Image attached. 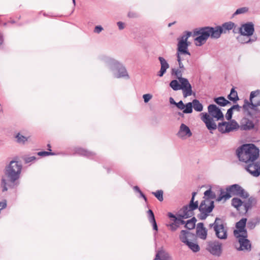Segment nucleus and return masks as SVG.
<instances>
[{"instance_id":"52","label":"nucleus","mask_w":260,"mask_h":260,"mask_svg":"<svg viewBox=\"0 0 260 260\" xmlns=\"http://www.w3.org/2000/svg\"><path fill=\"white\" fill-rule=\"evenodd\" d=\"M103 30V28L101 25L96 26L94 29V32L97 34L100 33Z\"/></svg>"},{"instance_id":"45","label":"nucleus","mask_w":260,"mask_h":260,"mask_svg":"<svg viewBox=\"0 0 260 260\" xmlns=\"http://www.w3.org/2000/svg\"><path fill=\"white\" fill-rule=\"evenodd\" d=\"M248 11V8L247 7H242L237 9L235 12L233 14V16L234 17L235 15L244 14L247 12Z\"/></svg>"},{"instance_id":"22","label":"nucleus","mask_w":260,"mask_h":260,"mask_svg":"<svg viewBox=\"0 0 260 260\" xmlns=\"http://www.w3.org/2000/svg\"><path fill=\"white\" fill-rule=\"evenodd\" d=\"M181 209L179 211V214L178 217H176L172 213H168V216L169 218L172 219V220L175 224L177 225L178 226H179L180 225L185 224V222L183 220V218L186 219V218L183 217L181 215H182V213H181Z\"/></svg>"},{"instance_id":"57","label":"nucleus","mask_w":260,"mask_h":260,"mask_svg":"<svg viewBox=\"0 0 260 260\" xmlns=\"http://www.w3.org/2000/svg\"><path fill=\"white\" fill-rule=\"evenodd\" d=\"M128 16L130 18H135L137 16V14L133 12H129L128 14Z\"/></svg>"},{"instance_id":"27","label":"nucleus","mask_w":260,"mask_h":260,"mask_svg":"<svg viewBox=\"0 0 260 260\" xmlns=\"http://www.w3.org/2000/svg\"><path fill=\"white\" fill-rule=\"evenodd\" d=\"M154 260H173V258L168 252L160 249L157 252Z\"/></svg>"},{"instance_id":"5","label":"nucleus","mask_w":260,"mask_h":260,"mask_svg":"<svg viewBox=\"0 0 260 260\" xmlns=\"http://www.w3.org/2000/svg\"><path fill=\"white\" fill-rule=\"evenodd\" d=\"M226 192L223 190H220V193L216 199L217 201L220 202L222 200L225 201L231 198L232 194L240 196L244 199H246L249 197L248 193L237 184L228 186L226 188Z\"/></svg>"},{"instance_id":"21","label":"nucleus","mask_w":260,"mask_h":260,"mask_svg":"<svg viewBox=\"0 0 260 260\" xmlns=\"http://www.w3.org/2000/svg\"><path fill=\"white\" fill-rule=\"evenodd\" d=\"M196 233L197 236L201 239L205 240L207 238V230L204 227L203 223L200 222L197 224Z\"/></svg>"},{"instance_id":"47","label":"nucleus","mask_w":260,"mask_h":260,"mask_svg":"<svg viewBox=\"0 0 260 260\" xmlns=\"http://www.w3.org/2000/svg\"><path fill=\"white\" fill-rule=\"evenodd\" d=\"M177 60L178 62V65H179L178 69H182L184 71L185 68L184 67L183 63L182 62V58L181 56H179V54H177Z\"/></svg>"},{"instance_id":"55","label":"nucleus","mask_w":260,"mask_h":260,"mask_svg":"<svg viewBox=\"0 0 260 260\" xmlns=\"http://www.w3.org/2000/svg\"><path fill=\"white\" fill-rule=\"evenodd\" d=\"M231 108L233 110H236L237 111L239 112L241 109H242V106L241 107L239 105H234L231 107Z\"/></svg>"},{"instance_id":"56","label":"nucleus","mask_w":260,"mask_h":260,"mask_svg":"<svg viewBox=\"0 0 260 260\" xmlns=\"http://www.w3.org/2000/svg\"><path fill=\"white\" fill-rule=\"evenodd\" d=\"M118 28L120 30H122L124 28V24L121 21H119L117 23Z\"/></svg>"},{"instance_id":"16","label":"nucleus","mask_w":260,"mask_h":260,"mask_svg":"<svg viewBox=\"0 0 260 260\" xmlns=\"http://www.w3.org/2000/svg\"><path fill=\"white\" fill-rule=\"evenodd\" d=\"M235 26V23L232 22H228L223 23L221 25H218L215 27L217 38L220 37L221 34H225L227 31L232 29Z\"/></svg>"},{"instance_id":"35","label":"nucleus","mask_w":260,"mask_h":260,"mask_svg":"<svg viewBox=\"0 0 260 260\" xmlns=\"http://www.w3.org/2000/svg\"><path fill=\"white\" fill-rule=\"evenodd\" d=\"M254 127L253 123L250 120H246L245 123H242L240 125V129L241 130L247 131L253 128Z\"/></svg>"},{"instance_id":"41","label":"nucleus","mask_w":260,"mask_h":260,"mask_svg":"<svg viewBox=\"0 0 260 260\" xmlns=\"http://www.w3.org/2000/svg\"><path fill=\"white\" fill-rule=\"evenodd\" d=\"M259 223V220L258 219H254L249 221L247 223V228L250 230L253 229L256 225Z\"/></svg>"},{"instance_id":"33","label":"nucleus","mask_w":260,"mask_h":260,"mask_svg":"<svg viewBox=\"0 0 260 260\" xmlns=\"http://www.w3.org/2000/svg\"><path fill=\"white\" fill-rule=\"evenodd\" d=\"M243 202L242 200L238 198H234L232 200V205L235 208L237 209V210L240 211V208L242 206H243Z\"/></svg>"},{"instance_id":"38","label":"nucleus","mask_w":260,"mask_h":260,"mask_svg":"<svg viewBox=\"0 0 260 260\" xmlns=\"http://www.w3.org/2000/svg\"><path fill=\"white\" fill-rule=\"evenodd\" d=\"M191 103H192V108H194L195 111L201 112L203 110V106L198 100L194 99Z\"/></svg>"},{"instance_id":"32","label":"nucleus","mask_w":260,"mask_h":260,"mask_svg":"<svg viewBox=\"0 0 260 260\" xmlns=\"http://www.w3.org/2000/svg\"><path fill=\"white\" fill-rule=\"evenodd\" d=\"M185 244L194 252H197L200 250V246L197 242L191 241V240H190Z\"/></svg>"},{"instance_id":"53","label":"nucleus","mask_w":260,"mask_h":260,"mask_svg":"<svg viewBox=\"0 0 260 260\" xmlns=\"http://www.w3.org/2000/svg\"><path fill=\"white\" fill-rule=\"evenodd\" d=\"M169 226L171 230L173 232L175 231L179 227L177 225L175 224V223H173V222L169 224Z\"/></svg>"},{"instance_id":"17","label":"nucleus","mask_w":260,"mask_h":260,"mask_svg":"<svg viewBox=\"0 0 260 260\" xmlns=\"http://www.w3.org/2000/svg\"><path fill=\"white\" fill-rule=\"evenodd\" d=\"M202 115L201 119L204 122L208 130L211 131L217 128V125L213 118L211 117L207 113H202ZM210 132L212 133L211 132Z\"/></svg>"},{"instance_id":"54","label":"nucleus","mask_w":260,"mask_h":260,"mask_svg":"<svg viewBox=\"0 0 260 260\" xmlns=\"http://www.w3.org/2000/svg\"><path fill=\"white\" fill-rule=\"evenodd\" d=\"M232 29H233V32L234 34H239L240 35V26L237 27V25H236L235 24V26L233 27V28Z\"/></svg>"},{"instance_id":"36","label":"nucleus","mask_w":260,"mask_h":260,"mask_svg":"<svg viewBox=\"0 0 260 260\" xmlns=\"http://www.w3.org/2000/svg\"><path fill=\"white\" fill-rule=\"evenodd\" d=\"M158 60L160 63V70L166 73L167 70L169 68L170 66L169 63L167 60L162 57H159Z\"/></svg>"},{"instance_id":"24","label":"nucleus","mask_w":260,"mask_h":260,"mask_svg":"<svg viewBox=\"0 0 260 260\" xmlns=\"http://www.w3.org/2000/svg\"><path fill=\"white\" fill-rule=\"evenodd\" d=\"M249 102L256 105H260V90L251 91L249 96Z\"/></svg>"},{"instance_id":"9","label":"nucleus","mask_w":260,"mask_h":260,"mask_svg":"<svg viewBox=\"0 0 260 260\" xmlns=\"http://www.w3.org/2000/svg\"><path fill=\"white\" fill-rule=\"evenodd\" d=\"M260 105H256L250 103L248 100H245L242 109L244 113L251 117H260Z\"/></svg>"},{"instance_id":"8","label":"nucleus","mask_w":260,"mask_h":260,"mask_svg":"<svg viewBox=\"0 0 260 260\" xmlns=\"http://www.w3.org/2000/svg\"><path fill=\"white\" fill-rule=\"evenodd\" d=\"M214 208V202L209 199H205L202 201L198 206L200 213L198 217L201 220H205L209 216Z\"/></svg>"},{"instance_id":"59","label":"nucleus","mask_w":260,"mask_h":260,"mask_svg":"<svg viewBox=\"0 0 260 260\" xmlns=\"http://www.w3.org/2000/svg\"><path fill=\"white\" fill-rule=\"evenodd\" d=\"M170 102L171 104H173V105H176V102L174 101V100L173 99V98L171 97L170 98Z\"/></svg>"},{"instance_id":"63","label":"nucleus","mask_w":260,"mask_h":260,"mask_svg":"<svg viewBox=\"0 0 260 260\" xmlns=\"http://www.w3.org/2000/svg\"><path fill=\"white\" fill-rule=\"evenodd\" d=\"M184 113L183 111L182 112H178V115L181 116V117H184Z\"/></svg>"},{"instance_id":"10","label":"nucleus","mask_w":260,"mask_h":260,"mask_svg":"<svg viewBox=\"0 0 260 260\" xmlns=\"http://www.w3.org/2000/svg\"><path fill=\"white\" fill-rule=\"evenodd\" d=\"M197 193L193 192L192 193V197L190 203L188 205L184 206L181 211V213H182L183 217L189 218L191 217L193 215V211L198 208V202H194V197Z\"/></svg>"},{"instance_id":"37","label":"nucleus","mask_w":260,"mask_h":260,"mask_svg":"<svg viewBox=\"0 0 260 260\" xmlns=\"http://www.w3.org/2000/svg\"><path fill=\"white\" fill-rule=\"evenodd\" d=\"M214 101L217 104L222 107L226 106L228 104H230V102L226 100L223 96L215 98Z\"/></svg>"},{"instance_id":"18","label":"nucleus","mask_w":260,"mask_h":260,"mask_svg":"<svg viewBox=\"0 0 260 260\" xmlns=\"http://www.w3.org/2000/svg\"><path fill=\"white\" fill-rule=\"evenodd\" d=\"M209 115L212 118H215L217 120L223 119V115L220 109L214 104L209 105L208 107Z\"/></svg>"},{"instance_id":"7","label":"nucleus","mask_w":260,"mask_h":260,"mask_svg":"<svg viewBox=\"0 0 260 260\" xmlns=\"http://www.w3.org/2000/svg\"><path fill=\"white\" fill-rule=\"evenodd\" d=\"M209 226L213 229L215 236L217 238L220 240L227 239L228 228L221 218L216 217L214 222L209 224Z\"/></svg>"},{"instance_id":"1","label":"nucleus","mask_w":260,"mask_h":260,"mask_svg":"<svg viewBox=\"0 0 260 260\" xmlns=\"http://www.w3.org/2000/svg\"><path fill=\"white\" fill-rule=\"evenodd\" d=\"M22 169V166L18 161L12 160L6 167L5 174L8 178L7 181L3 178L1 180V187L3 192L8 190V188H16L20 184L19 178Z\"/></svg>"},{"instance_id":"49","label":"nucleus","mask_w":260,"mask_h":260,"mask_svg":"<svg viewBox=\"0 0 260 260\" xmlns=\"http://www.w3.org/2000/svg\"><path fill=\"white\" fill-rule=\"evenodd\" d=\"M37 154L39 155V156H48V155H54V153L53 152H48V151H40V152H38Z\"/></svg>"},{"instance_id":"51","label":"nucleus","mask_w":260,"mask_h":260,"mask_svg":"<svg viewBox=\"0 0 260 260\" xmlns=\"http://www.w3.org/2000/svg\"><path fill=\"white\" fill-rule=\"evenodd\" d=\"M152 98V95L149 93L145 94L143 95L144 101L145 103H148Z\"/></svg>"},{"instance_id":"19","label":"nucleus","mask_w":260,"mask_h":260,"mask_svg":"<svg viewBox=\"0 0 260 260\" xmlns=\"http://www.w3.org/2000/svg\"><path fill=\"white\" fill-rule=\"evenodd\" d=\"M247 219L246 218H243L240 220L236 224V228L237 230L234 231V234L235 236H237L238 235L246 234L247 231L245 229V226L246 224Z\"/></svg>"},{"instance_id":"40","label":"nucleus","mask_w":260,"mask_h":260,"mask_svg":"<svg viewBox=\"0 0 260 260\" xmlns=\"http://www.w3.org/2000/svg\"><path fill=\"white\" fill-rule=\"evenodd\" d=\"M197 220L194 217L192 218L191 219L187 221L185 223V227L188 230H192L195 227V223Z\"/></svg>"},{"instance_id":"14","label":"nucleus","mask_w":260,"mask_h":260,"mask_svg":"<svg viewBox=\"0 0 260 260\" xmlns=\"http://www.w3.org/2000/svg\"><path fill=\"white\" fill-rule=\"evenodd\" d=\"M245 166V170L252 176L257 177L260 175V163L254 161L249 163Z\"/></svg>"},{"instance_id":"42","label":"nucleus","mask_w":260,"mask_h":260,"mask_svg":"<svg viewBox=\"0 0 260 260\" xmlns=\"http://www.w3.org/2000/svg\"><path fill=\"white\" fill-rule=\"evenodd\" d=\"M204 196L207 197L206 199H214L216 198V194L212 192L211 189H208L204 192Z\"/></svg>"},{"instance_id":"46","label":"nucleus","mask_w":260,"mask_h":260,"mask_svg":"<svg viewBox=\"0 0 260 260\" xmlns=\"http://www.w3.org/2000/svg\"><path fill=\"white\" fill-rule=\"evenodd\" d=\"M152 194L155 196V197L159 200V201H163V191L161 190H158L156 192H153Z\"/></svg>"},{"instance_id":"31","label":"nucleus","mask_w":260,"mask_h":260,"mask_svg":"<svg viewBox=\"0 0 260 260\" xmlns=\"http://www.w3.org/2000/svg\"><path fill=\"white\" fill-rule=\"evenodd\" d=\"M147 213L149 221L151 223H152L153 229L156 231H157L158 227L153 211L151 209H149L148 210Z\"/></svg>"},{"instance_id":"11","label":"nucleus","mask_w":260,"mask_h":260,"mask_svg":"<svg viewBox=\"0 0 260 260\" xmlns=\"http://www.w3.org/2000/svg\"><path fill=\"white\" fill-rule=\"evenodd\" d=\"M206 249L211 254L219 256L222 253V243L216 240L208 241Z\"/></svg>"},{"instance_id":"26","label":"nucleus","mask_w":260,"mask_h":260,"mask_svg":"<svg viewBox=\"0 0 260 260\" xmlns=\"http://www.w3.org/2000/svg\"><path fill=\"white\" fill-rule=\"evenodd\" d=\"M74 154L83 155L89 158H92L95 155L94 152L80 147H77L74 149Z\"/></svg>"},{"instance_id":"12","label":"nucleus","mask_w":260,"mask_h":260,"mask_svg":"<svg viewBox=\"0 0 260 260\" xmlns=\"http://www.w3.org/2000/svg\"><path fill=\"white\" fill-rule=\"evenodd\" d=\"M235 237L238 238L239 247H236L238 250L249 251L251 250L250 241L247 239V234L238 235Z\"/></svg>"},{"instance_id":"23","label":"nucleus","mask_w":260,"mask_h":260,"mask_svg":"<svg viewBox=\"0 0 260 260\" xmlns=\"http://www.w3.org/2000/svg\"><path fill=\"white\" fill-rule=\"evenodd\" d=\"M176 107L180 110H183V113L185 114H190L192 112V105L191 102H189L184 105L182 101L176 103Z\"/></svg>"},{"instance_id":"39","label":"nucleus","mask_w":260,"mask_h":260,"mask_svg":"<svg viewBox=\"0 0 260 260\" xmlns=\"http://www.w3.org/2000/svg\"><path fill=\"white\" fill-rule=\"evenodd\" d=\"M228 99L233 101L236 102L239 100L237 91L235 90L234 88H232L231 90V93L228 95Z\"/></svg>"},{"instance_id":"50","label":"nucleus","mask_w":260,"mask_h":260,"mask_svg":"<svg viewBox=\"0 0 260 260\" xmlns=\"http://www.w3.org/2000/svg\"><path fill=\"white\" fill-rule=\"evenodd\" d=\"M233 113V110L231 108L228 110L225 115V117L227 120H230L232 119Z\"/></svg>"},{"instance_id":"44","label":"nucleus","mask_w":260,"mask_h":260,"mask_svg":"<svg viewBox=\"0 0 260 260\" xmlns=\"http://www.w3.org/2000/svg\"><path fill=\"white\" fill-rule=\"evenodd\" d=\"M191 35V32L190 31L185 32V34L182 35L180 39H178V42H187V40Z\"/></svg>"},{"instance_id":"6","label":"nucleus","mask_w":260,"mask_h":260,"mask_svg":"<svg viewBox=\"0 0 260 260\" xmlns=\"http://www.w3.org/2000/svg\"><path fill=\"white\" fill-rule=\"evenodd\" d=\"M194 35L198 36L194 39L195 44L197 46L204 44L209 37L214 39H217L214 27L206 26L200 28L194 31Z\"/></svg>"},{"instance_id":"64","label":"nucleus","mask_w":260,"mask_h":260,"mask_svg":"<svg viewBox=\"0 0 260 260\" xmlns=\"http://www.w3.org/2000/svg\"><path fill=\"white\" fill-rule=\"evenodd\" d=\"M47 146L49 147V150L50 151H51V149H50V148H51V146H50V144H48V145H47Z\"/></svg>"},{"instance_id":"61","label":"nucleus","mask_w":260,"mask_h":260,"mask_svg":"<svg viewBox=\"0 0 260 260\" xmlns=\"http://www.w3.org/2000/svg\"><path fill=\"white\" fill-rule=\"evenodd\" d=\"M134 189L135 191H137L138 192H140L141 191V190L140 189L139 187L138 186H135L134 187Z\"/></svg>"},{"instance_id":"62","label":"nucleus","mask_w":260,"mask_h":260,"mask_svg":"<svg viewBox=\"0 0 260 260\" xmlns=\"http://www.w3.org/2000/svg\"><path fill=\"white\" fill-rule=\"evenodd\" d=\"M4 42V37L3 36L0 35V46L3 44Z\"/></svg>"},{"instance_id":"25","label":"nucleus","mask_w":260,"mask_h":260,"mask_svg":"<svg viewBox=\"0 0 260 260\" xmlns=\"http://www.w3.org/2000/svg\"><path fill=\"white\" fill-rule=\"evenodd\" d=\"M243 203L244 211L245 212H247L249 209H251L252 207L254 206L256 204L257 200L255 197H250L247 201Z\"/></svg>"},{"instance_id":"60","label":"nucleus","mask_w":260,"mask_h":260,"mask_svg":"<svg viewBox=\"0 0 260 260\" xmlns=\"http://www.w3.org/2000/svg\"><path fill=\"white\" fill-rule=\"evenodd\" d=\"M139 193H140V197L143 198L145 200V201H146L147 198L145 197V196L143 194V193L141 191Z\"/></svg>"},{"instance_id":"20","label":"nucleus","mask_w":260,"mask_h":260,"mask_svg":"<svg viewBox=\"0 0 260 260\" xmlns=\"http://www.w3.org/2000/svg\"><path fill=\"white\" fill-rule=\"evenodd\" d=\"M189 44L187 42H178L177 45V54H179L181 56L183 54L190 55V52L188 50V47Z\"/></svg>"},{"instance_id":"3","label":"nucleus","mask_w":260,"mask_h":260,"mask_svg":"<svg viewBox=\"0 0 260 260\" xmlns=\"http://www.w3.org/2000/svg\"><path fill=\"white\" fill-rule=\"evenodd\" d=\"M236 154L240 161L249 163L256 160L259 155V150L253 144H245L237 148Z\"/></svg>"},{"instance_id":"13","label":"nucleus","mask_w":260,"mask_h":260,"mask_svg":"<svg viewBox=\"0 0 260 260\" xmlns=\"http://www.w3.org/2000/svg\"><path fill=\"white\" fill-rule=\"evenodd\" d=\"M240 35L247 37H251L254 32V25L252 22H248L242 24L240 26Z\"/></svg>"},{"instance_id":"58","label":"nucleus","mask_w":260,"mask_h":260,"mask_svg":"<svg viewBox=\"0 0 260 260\" xmlns=\"http://www.w3.org/2000/svg\"><path fill=\"white\" fill-rule=\"evenodd\" d=\"M165 74V72L160 69V71L158 72L157 76L159 77H162Z\"/></svg>"},{"instance_id":"29","label":"nucleus","mask_w":260,"mask_h":260,"mask_svg":"<svg viewBox=\"0 0 260 260\" xmlns=\"http://www.w3.org/2000/svg\"><path fill=\"white\" fill-rule=\"evenodd\" d=\"M193 236V235L189 231L186 230H182L179 235V239L182 243L186 244L190 240L189 238Z\"/></svg>"},{"instance_id":"43","label":"nucleus","mask_w":260,"mask_h":260,"mask_svg":"<svg viewBox=\"0 0 260 260\" xmlns=\"http://www.w3.org/2000/svg\"><path fill=\"white\" fill-rule=\"evenodd\" d=\"M23 159L25 164L32 163L36 160L37 157L35 156H24Z\"/></svg>"},{"instance_id":"30","label":"nucleus","mask_w":260,"mask_h":260,"mask_svg":"<svg viewBox=\"0 0 260 260\" xmlns=\"http://www.w3.org/2000/svg\"><path fill=\"white\" fill-rule=\"evenodd\" d=\"M237 40L241 44H250L256 41L257 38L256 37H253L252 38H247L246 36L240 35L237 37Z\"/></svg>"},{"instance_id":"48","label":"nucleus","mask_w":260,"mask_h":260,"mask_svg":"<svg viewBox=\"0 0 260 260\" xmlns=\"http://www.w3.org/2000/svg\"><path fill=\"white\" fill-rule=\"evenodd\" d=\"M225 124V123H224V122L218 123V129L221 133H226Z\"/></svg>"},{"instance_id":"2","label":"nucleus","mask_w":260,"mask_h":260,"mask_svg":"<svg viewBox=\"0 0 260 260\" xmlns=\"http://www.w3.org/2000/svg\"><path fill=\"white\" fill-rule=\"evenodd\" d=\"M184 70L178 68L172 69V75L174 76L177 80H173L170 83V86L175 91L182 90L184 98L190 96L192 94V86L187 79L182 77Z\"/></svg>"},{"instance_id":"28","label":"nucleus","mask_w":260,"mask_h":260,"mask_svg":"<svg viewBox=\"0 0 260 260\" xmlns=\"http://www.w3.org/2000/svg\"><path fill=\"white\" fill-rule=\"evenodd\" d=\"M225 123V132L229 133L234 130L237 129L239 127L238 123L235 120H232L230 122H224Z\"/></svg>"},{"instance_id":"15","label":"nucleus","mask_w":260,"mask_h":260,"mask_svg":"<svg viewBox=\"0 0 260 260\" xmlns=\"http://www.w3.org/2000/svg\"><path fill=\"white\" fill-rule=\"evenodd\" d=\"M176 135L177 137L182 140H186L191 137L192 135V133L190 128L187 125L184 123H181Z\"/></svg>"},{"instance_id":"4","label":"nucleus","mask_w":260,"mask_h":260,"mask_svg":"<svg viewBox=\"0 0 260 260\" xmlns=\"http://www.w3.org/2000/svg\"><path fill=\"white\" fill-rule=\"evenodd\" d=\"M101 59L115 78L129 79L127 71L121 63L108 56H103Z\"/></svg>"},{"instance_id":"34","label":"nucleus","mask_w":260,"mask_h":260,"mask_svg":"<svg viewBox=\"0 0 260 260\" xmlns=\"http://www.w3.org/2000/svg\"><path fill=\"white\" fill-rule=\"evenodd\" d=\"M17 143L20 144H24L29 139V137H25L22 135L20 133L17 134L15 136Z\"/></svg>"}]
</instances>
